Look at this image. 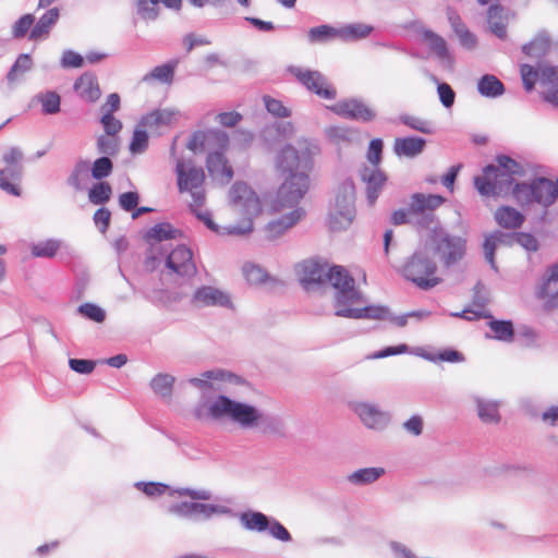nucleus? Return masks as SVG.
Returning a JSON list of instances; mask_svg holds the SVG:
<instances>
[{
  "instance_id": "obj_1",
  "label": "nucleus",
  "mask_w": 558,
  "mask_h": 558,
  "mask_svg": "<svg viewBox=\"0 0 558 558\" xmlns=\"http://www.w3.org/2000/svg\"><path fill=\"white\" fill-rule=\"evenodd\" d=\"M318 146L306 138L296 141L295 146L288 144L276 157V167L289 177L279 186L274 202L276 209L293 207L300 203L310 187L308 172L313 169V157Z\"/></svg>"
},
{
  "instance_id": "obj_2",
  "label": "nucleus",
  "mask_w": 558,
  "mask_h": 558,
  "mask_svg": "<svg viewBox=\"0 0 558 558\" xmlns=\"http://www.w3.org/2000/svg\"><path fill=\"white\" fill-rule=\"evenodd\" d=\"M208 414L214 420L228 418L244 430H257L262 434H280L281 421L263 412L253 404L233 400L219 395L208 407Z\"/></svg>"
},
{
  "instance_id": "obj_3",
  "label": "nucleus",
  "mask_w": 558,
  "mask_h": 558,
  "mask_svg": "<svg viewBox=\"0 0 558 558\" xmlns=\"http://www.w3.org/2000/svg\"><path fill=\"white\" fill-rule=\"evenodd\" d=\"M446 198L437 194L414 193L410 197L407 209H398L391 215L393 225L412 223L418 230H427L436 222L435 210Z\"/></svg>"
},
{
  "instance_id": "obj_4",
  "label": "nucleus",
  "mask_w": 558,
  "mask_h": 558,
  "mask_svg": "<svg viewBox=\"0 0 558 558\" xmlns=\"http://www.w3.org/2000/svg\"><path fill=\"white\" fill-rule=\"evenodd\" d=\"M300 282L306 290L315 286L329 282L335 290V299L339 296L340 291L347 289L349 283L353 282V277L342 266L328 267L327 264H320L316 260H305L300 265Z\"/></svg>"
},
{
  "instance_id": "obj_5",
  "label": "nucleus",
  "mask_w": 558,
  "mask_h": 558,
  "mask_svg": "<svg viewBox=\"0 0 558 558\" xmlns=\"http://www.w3.org/2000/svg\"><path fill=\"white\" fill-rule=\"evenodd\" d=\"M513 197L521 206L539 205L544 209L541 219L548 220V208L558 199V180L537 178L531 183H517Z\"/></svg>"
},
{
  "instance_id": "obj_6",
  "label": "nucleus",
  "mask_w": 558,
  "mask_h": 558,
  "mask_svg": "<svg viewBox=\"0 0 558 558\" xmlns=\"http://www.w3.org/2000/svg\"><path fill=\"white\" fill-rule=\"evenodd\" d=\"M362 293L355 287V280L349 283L347 289L340 291L339 296H336L335 315L347 318H367L384 320L389 316V308L381 305H367L363 307H355V305L363 304Z\"/></svg>"
},
{
  "instance_id": "obj_7",
  "label": "nucleus",
  "mask_w": 558,
  "mask_h": 558,
  "mask_svg": "<svg viewBox=\"0 0 558 558\" xmlns=\"http://www.w3.org/2000/svg\"><path fill=\"white\" fill-rule=\"evenodd\" d=\"M231 205L246 217L243 226L231 225L226 233L245 235L253 230L252 216L260 211V202L256 193L244 182H235L229 192Z\"/></svg>"
},
{
  "instance_id": "obj_8",
  "label": "nucleus",
  "mask_w": 558,
  "mask_h": 558,
  "mask_svg": "<svg viewBox=\"0 0 558 558\" xmlns=\"http://www.w3.org/2000/svg\"><path fill=\"white\" fill-rule=\"evenodd\" d=\"M429 234V243L433 251L438 255L440 262L445 267L449 268L458 264L465 255L466 252V240L459 235L449 234L440 226V222L436 218V222L432 227L427 228Z\"/></svg>"
},
{
  "instance_id": "obj_9",
  "label": "nucleus",
  "mask_w": 558,
  "mask_h": 558,
  "mask_svg": "<svg viewBox=\"0 0 558 558\" xmlns=\"http://www.w3.org/2000/svg\"><path fill=\"white\" fill-rule=\"evenodd\" d=\"M355 186L353 181L347 179L342 181L331 203L328 215L329 227L332 231H342L348 229L355 218Z\"/></svg>"
},
{
  "instance_id": "obj_10",
  "label": "nucleus",
  "mask_w": 558,
  "mask_h": 558,
  "mask_svg": "<svg viewBox=\"0 0 558 558\" xmlns=\"http://www.w3.org/2000/svg\"><path fill=\"white\" fill-rule=\"evenodd\" d=\"M436 271V263L425 248L416 250L401 269L402 276L422 290H429L440 282Z\"/></svg>"
},
{
  "instance_id": "obj_11",
  "label": "nucleus",
  "mask_w": 558,
  "mask_h": 558,
  "mask_svg": "<svg viewBox=\"0 0 558 558\" xmlns=\"http://www.w3.org/2000/svg\"><path fill=\"white\" fill-rule=\"evenodd\" d=\"M175 174L178 189L181 193L190 192L193 203L191 209L201 207L205 201L203 184L205 181V172L203 168L196 167L193 160L178 159L175 163Z\"/></svg>"
},
{
  "instance_id": "obj_12",
  "label": "nucleus",
  "mask_w": 558,
  "mask_h": 558,
  "mask_svg": "<svg viewBox=\"0 0 558 558\" xmlns=\"http://www.w3.org/2000/svg\"><path fill=\"white\" fill-rule=\"evenodd\" d=\"M514 178L501 171L495 165H488L483 169V174L474 178V185L483 196H499L514 190Z\"/></svg>"
},
{
  "instance_id": "obj_13",
  "label": "nucleus",
  "mask_w": 558,
  "mask_h": 558,
  "mask_svg": "<svg viewBox=\"0 0 558 558\" xmlns=\"http://www.w3.org/2000/svg\"><path fill=\"white\" fill-rule=\"evenodd\" d=\"M23 151L19 147H11L2 157L5 167L0 169V189L13 196H21L19 183L23 177Z\"/></svg>"
},
{
  "instance_id": "obj_14",
  "label": "nucleus",
  "mask_w": 558,
  "mask_h": 558,
  "mask_svg": "<svg viewBox=\"0 0 558 558\" xmlns=\"http://www.w3.org/2000/svg\"><path fill=\"white\" fill-rule=\"evenodd\" d=\"M288 71L308 90L315 93L324 99H335L337 96L336 89L331 87L319 71L303 69L300 66L291 65Z\"/></svg>"
},
{
  "instance_id": "obj_15",
  "label": "nucleus",
  "mask_w": 558,
  "mask_h": 558,
  "mask_svg": "<svg viewBox=\"0 0 558 558\" xmlns=\"http://www.w3.org/2000/svg\"><path fill=\"white\" fill-rule=\"evenodd\" d=\"M330 110L340 117L360 122H369L376 117L375 110L355 98L340 100Z\"/></svg>"
},
{
  "instance_id": "obj_16",
  "label": "nucleus",
  "mask_w": 558,
  "mask_h": 558,
  "mask_svg": "<svg viewBox=\"0 0 558 558\" xmlns=\"http://www.w3.org/2000/svg\"><path fill=\"white\" fill-rule=\"evenodd\" d=\"M353 409L362 423L369 429L383 430L391 418L388 412L374 403L359 402L354 404Z\"/></svg>"
},
{
  "instance_id": "obj_17",
  "label": "nucleus",
  "mask_w": 558,
  "mask_h": 558,
  "mask_svg": "<svg viewBox=\"0 0 558 558\" xmlns=\"http://www.w3.org/2000/svg\"><path fill=\"white\" fill-rule=\"evenodd\" d=\"M166 266L173 274L181 277H190L196 272L193 253L185 245L177 246L167 255Z\"/></svg>"
},
{
  "instance_id": "obj_18",
  "label": "nucleus",
  "mask_w": 558,
  "mask_h": 558,
  "mask_svg": "<svg viewBox=\"0 0 558 558\" xmlns=\"http://www.w3.org/2000/svg\"><path fill=\"white\" fill-rule=\"evenodd\" d=\"M305 215V211L298 207L293 209L291 213L282 215L280 218L276 220L269 221L264 228V238L268 241H275L282 236L289 229L295 226L302 217Z\"/></svg>"
},
{
  "instance_id": "obj_19",
  "label": "nucleus",
  "mask_w": 558,
  "mask_h": 558,
  "mask_svg": "<svg viewBox=\"0 0 558 558\" xmlns=\"http://www.w3.org/2000/svg\"><path fill=\"white\" fill-rule=\"evenodd\" d=\"M192 301L198 306L230 307L232 305L226 292L210 286H203L196 289Z\"/></svg>"
},
{
  "instance_id": "obj_20",
  "label": "nucleus",
  "mask_w": 558,
  "mask_h": 558,
  "mask_svg": "<svg viewBox=\"0 0 558 558\" xmlns=\"http://www.w3.org/2000/svg\"><path fill=\"white\" fill-rule=\"evenodd\" d=\"M514 244V233H506L496 230L486 235L483 243L484 256L486 262L490 265L492 269L498 271L495 260V252L499 245L511 246Z\"/></svg>"
},
{
  "instance_id": "obj_21",
  "label": "nucleus",
  "mask_w": 558,
  "mask_h": 558,
  "mask_svg": "<svg viewBox=\"0 0 558 558\" xmlns=\"http://www.w3.org/2000/svg\"><path fill=\"white\" fill-rule=\"evenodd\" d=\"M206 167L209 174L223 183H229L233 177V170L228 163L223 151L209 153L206 158Z\"/></svg>"
},
{
  "instance_id": "obj_22",
  "label": "nucleus",
  "mask_w": 558,
  "mask_h": 558,
  "mask_svg": "<svg viewBox=\"0 0 558 558\" xmlns=\"http://www.w3.org/2000/svg\"><path fill=\"white\" fill-rule=\"evenodd\" d=\"M362 180L366 183V197L369 205L377 201L387 178L379 168L365 167L361 172Z\"/></svg>"
},
{
  "instance_id": "obj_23",
  "label": "nucleus",
  "mask_w": 558,
  "mask_h": 558,
  "mask_svg": "<svg viewBox=\"0 0 558 558\" xmlns=\"http://www.w3.org/2000/svg\"><path fill=\"white\" fill-rule=\"evenodd\" d=\"M178 116L179 111L174 109H156L143 116L140 120L138 125L141 128H148L150 130H160L162 128H168L172 125L177 120Z\"/></svg>"
},
{
  "instance_id": "obj_24",
  "label": "nucleus",
  "mask_w": 558,
  "mask_h": 558,
  "mask_svg": "<svg viewBox=\"0 0 558 558\" xmlns=\"http://www.w3.org/2000/svg\"><path fill=\"white\" fill-rule=\"evenodd\" d=\"M75 93L86 102H96L101 90L97 77L89 72L83 73L73 85Z\"/></svg>"
},
{
  "instance_id": "obj_25",
  "label": "nucleus",
  "mask_w": 558,
  "mask_h": 558,
  "mask_svg": "<svg viewBox=\"0 0 558 558\" xmlns=\"http://www.w3.org/2000/svg\"><path fill=\"white\" fill-rule=\"evenodd\" d=\"M426 140L417 136L397 137L393 143V151L399 157L414 158L425 148Z\"/></svg>"
},
{
  "instance_id": "obj_26",
  "label": "nucleus",
  "mask_w": 558,
  "mask_h": 558,
  "mask_svg": "<svg viewBox=\"0 0 558 558\" xmlns=\"http://www.w3.org/2000/svg\"><path fill=\"white\" fill-rule=\"evenodd\" d=\"M497 225L507 230H515L522 227L525 216L511 206H500L494 213Z\"/></svg>"
},
{
  "instance_id": "obj_27",
  "label": "nucleus",
  "mask_w": 558,
  "mask_h": 558,
  "mask_svg": "<svg viewBox=\"0 0 558 558\" xmlns=\"http://www.w3.org/2000/svg\"><path fill=\"white\" fill-rule=\"evenodd\" d=\"M210 380L228 381L232 384L242 383V379L239 376L222 369L206 371L202 374L201 378H190L189 383L199 389H206L211 387Z\"/></svg>"
},
{
  "instance_id": "obj_28",
  "label": "nucleus",
  "mask_w": 558,
  "mask_h": 558,
  "mask_svg": "<svg viewBox=\"0 0 558 558\" xmlns=\"http://www.w3.org/2000/svg\"><path fill=\"white\" fill-rule=\"evenodd\" d=\"M59 16L60 11L58 8H51L46 11L31 29L28 36L29 40H38L47 37L53 25L58 22Z\"/></svg>"
},
{
  "instance_id": "obj_29",
  "label": "nucleus",
  "mask_w": 558,
  "mask_h": 558,
  "mask_svg": "<svg viewBox=\"0 0 558 558\" xmlns=\"http://www.w3.org/2000/svg\"><path fill=\"white\" fill-rule=\"evenodd\" d=\"M294 133V126L291 122H276L266 126L262 136L267 146L271 147L282 140L289 138Z\"/></svg>"
},
{
  "instance_id": "obj_30",
  "label": "nucleus",
  "mask_w": 558,
  "mask_h": 558,
  "mask_svg": "<svg viewBox=\"0 0 558 558\" xmlns=\"http://www.w3.org/2000/svg\"><path fill=\"white\" fill-rule=\"evenodd\" d=\"M447 16L453 32L459 38L460 44L466 49L474 48L476 45V37L468 29L460 15L456 11L449 9L447 11Z\"/></svg>"
},
{
  "instance_id": "obj_31",
  "label": "nucleus",
  "mask_w": 558,
  "mask_h": 558,
  "mask_svg": "<svg viewBox=\"0 0 558 558\" xmlns=\"http://www.w3.org/2000/svg\"><path fill=\"white\" fill-rule=\"evenodd\" d=\"M193 511L194 521H206L214 515L235 517V512L225 505L193 502Z\"/></svg>"
},
{
  "instance_id": "obj_32",
  "label": "nucleus",
  "mask_w": 558,
  "mask_h": 558,
  "mask_svg": "<svg viewBox=\"0 0 558 558\" xmlns=\"http://www.w3.org/2000/svg\"><path fill=\"white\" fill-rule=\"evenodd\" d=\"M423 38L440 61L446 62L450 66L453 64V58L448 50L446 40L441 36L432 31H424Z\"/></svg>"
},
{
  "instance_id": "obj_33",
  "label": "nucleus",
  "mask_w": 558,
  "mask_h": 558,
  "mask_svg": "<svg viewBox=\"0 0 558 558\" xmlns=\"http://www.w3.org/2000/svg\"><path fill=\"white\" fill-rule=\"evenodd\" d=\"M239 520L242 526L247 531L254 532H266L267 527H269V517L259 511H244L239 514Z\"/></svg>"
},
{
  "instance_id": "obj_34",
  "label": "nucleus",
  "mask_w": 558,
  "mask_h": 558,
  "mask_svg": "<svg viewBox=\"0 0 558 558\" xmlns=\"http://www.w3.org/2000/svg\"><path fill=\"white\" fill-rule=\"evenodd\" d=\"M178 64L179 60L173 59L165 64L157 65L143 76V82L149 83L151 81H157L159 83L170 85L173 82Z\"/></svg>"
},
{
  "instance_id": "obj_35",
  "label": "nucleus",
  "mask_w": 558,
  "mask_h": 558,
  "mask_svg": "<svg viewBox=\"0 0 558 558\" xmlns=\"http://www.w3.org/2000/svg\"><path fill=\"white\" fill-rule=\"evenodd\" d=\"M179 233V230L174 229L170 223L161 222L155 225L146 232L145 240L153 250L155 244L165 240L175 239Z\"/></svg>"
},
{
  "instance_id": "obj_36",
  "label": "nucleus",
  "mask_w": 558,
  "mask_h": 558,
  "mask_svg": "<svg viewBox=\"0 0 558 558\" xmlns=\"http://www.w3.org/2000/svg\"><path fill=\"white\" fill-rule=\"evenodd\" d=\"M489 29L498 38L502 39L507 35V24L504 17V8L499 4H492L487 13Z\"/></svg>"
},
{
  "instance_id": "obj_37",
  "label": "nucleus",
  "mask_w": 558,
  "mask_h": 558,
  "mask_svg": "<svg viewBox=\"0 0 558 558\" xmlns=\"http://www.w3.org/2000/svg\"><path fill=\"white\" fill-rule=\"evenodd\" d=\"M477 90L484 97L496 98L505 93V86L495 75L485 74L478 80Z\"/></svg>"
},
{
  "instance_id": "obj_38",
  "label": "nucleus",
  "mask_w": 558,
  "mask_h": 558,
  "mask_svg": "<svg viewBox=\"0 0 558 558\" xmlns=\"http://www.w3.org/2000/svg\"><path fill=\"white\" fill-rule=\"evenodd\" d=\"M373 26L364 23H352L339 28V38L342 41H355L366 38L372 32Z\"/></svg>"
},
{
  "instance_id": "obj_39",
  "label": "nucleus",
  "mask_w": 558,
  "mask_h": 558,
  "mask_svg": "<svg viewBox=\"0 0 558 558\" xmlns=\"http://www.w3.org/2000/svg\"><path fill=\"white\" fill-rule=\"evenodd\" d=\"M477 415L482 422L487 424L498 423L500 420L499 415V403L496 401L485 400L482 398H475Z\"/></svg>"
},
{
  "instance_id": "obj_40",
  "label": "nucleus",
  "mask_w": 558,
  "mask_h": 558,
  "mask_svg": "<svg viewBox=\"0 0 558 558\" xmlns=\"http://www.w3.org/2000/svg\"><path fill=\"white\" fill-rule=\"evenodd\" d=\"M90 172V165L88 160L78 159L69 178L68 184L75 189L76 191H82L84 189V183L88 179V174Z\"/></svg>"
},
{
  "instance_id": "obj_41",
  "label": "nucleus",
  "mask_w": 558,
  "mask_h": 558,
  "mask_svg": "<svg viewBox=\"0 0 558 558\" xmlns=\"http://www.w3.org/2000/svg\"><path fill=\"white\" fill-rule=\"evenodd\" d=\"M385 474L384 468H364L359 469L348 475V481L354 485H368L376 482Z\"/></svg>"
},
{
  "instance_id": "obj_42",
  "label": "nucleus",
  "mask_w": 558,
  "mask_h": 558,
  "mask_svg": "<svg viewBox=\"0 0 558 558\" xmlns=\"http://www.w3.org/2000/svg\"><path fill=\"white\" fill-rule=\"evenodd\" d=\"M550 39L546 33H539L530 43L522 46V52L529 57H543L549 49Z\"/></svg>"
},
{
  "instance_id": "obj_43",
  "label": "nucleus",
  "mask_w": 558,
  "mask_h": 558,
  "mask_svg": "<svg viewBox=\"0 0 558 558\" xmlns=\"http://www.w3.org/2000/svg\"><path fill=\"white\" fill-rule=\"evenodd\" d=\"M34 99L41 105L44 114H56L60 111L61 97L54 90L38 93Z\"/></svg>"
},
{
  "instance_id": "obj_44",
  "label": "nucleus",
  "mask_w": 558,
  "mask_h": 558,
  "mask_svg": "<svg viewBox=\"0 0 558 558\" xmlns=\"http://www.w3.org/2000/svg\"><path fill=\"white\" fill-rule=\"evenodd\" d=\"M307 38L311 44H325L339 38V28L324 24L310 28Z\"/></svg>"
},
{
  "instance_id": "obj_45",
  "label": "nucleus",
  "mask_w": 558,
  "mask_h": 558,
  "mask_svg": "<svg viewBox=\"0 0 558 558\" xmlns=\"http://www.w3.org/2000/svg\"><path fill=\"white\" fill-rule=\"evenodd\" d=\"M62 242L57 239H48L31 244V253L38 258H52L60 250Z\"/></svg>"
},
{
  "instance_id": "obj_46",
  "label": "nucleus",
  "mask_w": 558,
  "mask_h": 558,
  "mask_svg": "<svg viewBox=\"0 0 558 558\" xmlns=\"http://www.w3.org/2000/svg\"><path fill=\"white\" fill-rule=\"evenodd\" d=\"M398 120L403 125H405L416 132H420L423 134L435 133V125L429 120L422 119L420 117L408 114V113L400 114Z\"/></svg>"
},
{
  "instance_id": "obj_47",
  "label": "nucleus",
  "mask_w": 558,
  "mask_h": 558,
  "mask_svg": "<svg viewBox=\"0 0 558 558\" xmlns=\"http://www.w3.org/2000/svg\"><path fill=\"white\" fill-rule=\"evenodd\" d=\"M175 378L170 374L159 373L150 380V388L155 393L162 398H168L172 393Z\"/></svg>"
},
{
  "instance_id": "obj_48",
  "label": "nucleus",
  "mask_w": 558,
  "mask_h": 558,
  "mask_svg": "<svg viewBox=\"0 0 558 558\" xmlns=\"http://www.w3.org/2000/svg\"><path fill=\"white\" fill-rule=\"evenodd\" d=\"M558 283V264L551 265L546 275L543 278L542 283L537 288V296L539 299H545L548 296H553L555 294V290L551 289V286H556Z\"/></svg>"
},
{
  "instance_id": "obj_49",
  "label": "nucleus",
  "mask_w": 558,
  "mask_h": 558,
  "mask_svg": "<svg viewBox=\"0 0 558 558\" xmlns=\"http://www.w3.org/2000/svg\"><path fill=\"white\" fill-rule=\"evenodd\" d=\"M489 328L494 331V338L504 342L513 340L514 330L511 320H498L492 318L488 323Z\"/></svg>"
},
{
  "instance_id": "obj_50",
  "label": "nucleus",
  "mask_w": 558,
  "mask_h": 558,
  "mask_svg": "<svg viewBox=\"0 0 558 558\" xmlns=\"http://www.w3.org/2000/svg\"><path fill=\"white\" fill-rule=\"evenodd\" d=\"M112 194V190L109 183L98 182L93 185L88 192V199L94 205L106 204Z\"/></svg>"
},
{
  "instance_id": "obj_51",
  "label": "nucleus",
  "mask_w": 558,
  "mask_h": 558,
  "mask_svg": "<svg viewBox=\"0 0 558 558\" xmlns=\"http://www.w3.org/2000/svg\"><path fill=\"white\" fill-rule=\"evenodd\" d=\"M32 66L33 60L31 56L28 53L20 54L7 74L8 82H15L19 75H22L29 71Z\"/></svg>"
},
{
  "instance_id": "obj_52",
  "label": "nucleus",
  "mask_w": 558,
  "mask_h": 558,
  "mask_svg": "<svg viewBox=\"0 0 558 558\" xmlns=\"http://www.w3.org/2000/svg\"><path fill=\"white\" fill-rule=\"evenodd\" d=\"M326 135L332 142L340 143H350L355 138V131L342 125H333L326 129Z\"/></svg>"
},
{
  "instance_id": "obj_53",
  "label": "nucleus",
  "mask_w": 558,
  "mask_h": 558,
  "mask_svg": "<svg viewBox=\"0 0 558 558\" xmlns=\"http://www.w3.org/2000/svg\"><path fill=\"white\" fill-rule=\"evenodd\" d=\"M113 170V163L108 156H101L97 158L92 167L90 174L96 180H101L111 174Z\"/></svg>"
},
{
  "instance_id": "obj_54",
  "label": "nucleus",
  "mask_w": 558,
  "mask_h": 558,
  "mask_svg": "<svg viewBox=\"0 0 558 558\" xmlns=\"http://www.w3.org/2000/svg\"><path fill=\"white\" fill-rule=\"evenodd\" d=\"M148 134L145 130L136 128L133 132L132 140L129 146L131 154L140 155L146 151L148 147Z\"/></svg>"
},
{
  "instance_id": "obj_55",
  "label": "nucleus",
  "mask_w": 558,
  "mask_h": 558,
  "mask_svg": "<svg viewBox=\"0 0 558 558\" xmlns=\"http://www.w3.org/2000/svg\"><path fill=\"white\" fill-rule=\"evenodd\" d=\"M35 16L31 13L22 15L12 26V37L21 39L33 28Z\"/></svg>"
},
{
  "instance_id": "obj_56",
  "label": "nucleus",
  "mask_w": 558,
  "mask_h": 558,
  "mask_svg": "<svg viewBox=\"0 0 558 558\" xmlns=\"http://www.w3.org/2000/svg\"><path fill=\"white\" fill-rule=\"evenodd\" d=\"M421 356H423L427 361L435 362V363L438 361L450 362V363H458V362L464 361L463 354L453 349H446V350L439 352L438 354L423 353V354H421Z\"/></svg>"
},
{
  "instance_id": "obj_57",
  "label": "nucleus",
  "mask_w": 558,
  "mask_h": 558,
  "mask_svg": "<svg viewBox=\"0 0 558 558\" xmlns=\"http://www.w3.org/2000/svg\"><path fill=\"white\" fill-rule=\"evenodd\" d=\"M77 313L95 323H102L106 319V312L94 303H83L77 307Z\"/></svg>"
},
{
  "instance_id": "obj_58",
  "label": "nucleus",
  "mask_w": 558,
  "mask_h": 558,
  "mask_svg": "<svg viewBox=\"0 0 558 558\" xmlns=\"http://www.w3.org/2000/svg\"><path fill=\"white\" fill-rule=\"evenodd\" d=\"M501 171L509 173L514 178V175H522L524 173L523 167L506 155H499L496 157V165Z\"/></svg>"
},
{
  "instance_id": "obj_59",
  "label": "nucleus",
  "mask_w": 558,
  "mask_h": 558,
  "mask_svg": "<svg viewBox=\"0 0 558 558\" xmlns=\"http://www.w3.org/2000/svg\"><path fill=\"white\" fill-rule=\"evenodd\" d=\"M157 0H136L137 14L146 21H154L158 16Z\"/></svg>"
},
{
  "instance_id": "obj_60",
  "label": "nucleus",
  "mask_w": 558,
  "mask_h": 558,
  "mask_svg": "<svg viewBox=\"0 0 558 558\" xmlns=\"http://www.w3.org/2000/svg\"><path fill=\"white\" fill-rule=\"evenodd\" d=\"M97 149L105 156H113L119 151V140L117 136L100 135L97 138Z\"/></svg>"
},
{
  "instance_id": "obj_61",
  "label": "nucleus",
  "mask_w": 558,
  "mask_h": 558,
  "mask_svg": "<svg viewBox=\"0 0 558 558\" xmlns=\"http://www.w3.org/2000/svg\"><path fill=\"white\" fill-rule=\"evenodd\" d=\"M134 486L148 497H158L163 495L169 486L159 482H136Z\"/></svg>"
},
{
  "instance_id": "obj_62",
  "label": "nucleus",
  "mask_w": 558,
  "mask_h": 558,
  "mask_svg": "<svg viewBox=\"0 0 558 558\" xmlns=\"http://www.w3.org/2000/svg\"><path fill=\"white\" fill-rule=\"evenodd\" d=\"M268 534L277 541L288 543L292 541L290 532L278 520L270 518L269 527L266 530Z\"/></svg>"
},
{
  "instance_id": "obj_63",
  "label": "nucleus",
  "mask_w": 558,
  "mask_h": 558,
  "mask_svg": "<svg viewBox=\"0 0 558 558\" xmlns=\"http://www.w3.org/2000/svg\"><path fill=\"white\" fill-rule=\"evenodd\" d=\"M168 513L178 518L194 521L193 502L181 501L168 507Z\"/></svg>"
},
{
  "instance_id": "obj_64",
  "label": "nucleus",
  "mask_w": 558,
  "mask_h": 558,
  "mask_svg": "<svg viewBox=\"0 0 558 558\" xmlns=\"http://www.w3.org/2000/svg\"><path fill=\"white\" fill-rule=\"evenodd\" d=\"M243 275L251 284H258L265 281L266 272L259 266L254 264H245L243 266Z\"/></svg>"
}]
</instances>
